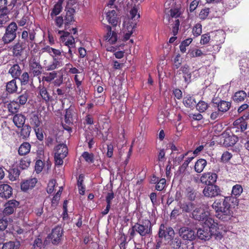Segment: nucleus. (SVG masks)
Wrapping results in <instances>:
<instances>
[{"mask_svg": "<svg viewBox=\"0 0 249 249\" xmlns=\"http://www.w3.org/2000/svg\"><path fill=\"white\" fill-rule=\"evenodd\" d=\"M57 75V73L55 71H52V72L46 73L44 76H42V81L47 83H51L56 78Z\"/></svg>", "mask_w": 249, "mask_h": 249, "instance_id": "41", "label": "nucleus"}, {"mask_svg": "<svg viewBox=\"0 0 249 249\" xmlns=\"http://www.w3.org/2000/svg\"><path fill=\"white\" fill-rule=\"evenodd\" d=\"M200 194L195 189L191 187H188L185 190V196L190 201H195L199 197Z\"/></svg>", "mask_w": 249, "mask_h": 249, "instance_id": "28", "label": "nucleus"}, {"mask_svg": "<svg viewBox=\"0 0 249 249\" xmlns=\"http://www.w3.org/2000/svg\"><path fill=\"white\" fill-rule=\"evenodd\" d=\"M207 161L203 159L198 160L195 163V170L198 173H201L207 165Z\"/></svg>", "mask_w": 249, "mask_h": 249, "instance_id": "37", "label": "nucleus"}, {"mask_svg": "<svg viewBox=\"0 0 249 249\" xmlns=\"http://www.w3.org/2000/svg\"><path fill=\"white\" fill-rule=\"evenodd\" d=\"M19 107L20 105L17 101H13L8 105L9 111L13 114L17 113L18 111Z\"/></svg>", "mask_w": 249, "mask_h": 249, "instance_id": "44", "label": "nucleus"}, {"mask_svg": "<svg viewBox=\"0 0 249 249\" xmlns=\"http://www.w3.org/2000/svg\"><path fill=\"white\" fill-rule=\"evenodd\" d=\"M181 74H183V77L185 82L189 83L191 81V73L190 72L189 66L188 65H183L177 71V75Z\"/></svg>", "mask_w": 249, "mask_h": 249, "instance_id": "24", "label": "nucleus"}, {"mask_svg": "<svg viewBox=\"0 0 249 249\" xmlns=\"http://www.w3.org/2000/svg\"><path fill=\"white\" fill-rule=\"evenodd\" d=\"M183 103L185 107L192 108L196 107V102L193 96L187 95L184 97Z\"/></svg>", "mask_w": 249, "mask_h": 249, "instance_id": "34", "label": "nucleus"}, {"mask_svg": "<svg viewBox=\"0 0 249 249\" xmlns=\"http://www.w3.org/2000/svg\"><path fill=\"white\" fill-rule=\"evenodd\" d=\"M22 70L18 64H15L12 65L8 71V73L10 74L11 76L14 78L17 79L19 78L21 75Z\"/></svg>", "mask_w": 249, "mask_h": 249, "instance_id": "32", "label": "nucleus"}, {"mask_svg": "<svg viewBox=\"0 0 249 249\" xmlns=\"http://www.w3.org/2000/svg\"><path fill=\"white\" fill-rule=\"evenodd\" d=\"M223 114L220 111L217 109H215V110L213 111L211 114L210 119L213 121L217 120Z\"/></svg>", "mask_w": 249, "mask_h": 249, "instance_id": "60", "label": "nucleus"}, {"mask_svg": "<svg viewBox=\"0 0 249 249\" xmlns=\"http://www.w3.org/2000/svg\"><path fill=\"white\" fill-rule=\"evenodd\" d=\"M193 35L196 37L200 36L202 33V25L200 23H196L193 28Z\"/></svg>", "mask_w": 249, "mask_h": 249, "instance_id": "53", "label": "nucleus"}, {"mask_svg": "<svg viewBox=\"0 0 249 249\" xmlns=\"http://www.w3.org/2000/svg\"><path fill=\"white\" fill-rule=\"evenodd\" d=\"M210 12V9L209 8H205L202 9L199 12V18L202 20H204L207 18Z\"/></svg>", "mask_w": 249, "mask_h": 249, "instance_id": "55", "label": "nucleus"}, {"mask_svg": "<svg viewBox=\"0 0 249 249\" xmlns=\"http://www.w3.org/2000/svg\"><path fill=\"white\" fill-rule=\"evenodd\" d=\"M26 47L27 46L26 45L19 41L13 47L12 52L13 55L15 56H21L23 50H24Z\"/></svg>", "mask_w": 249, "mask_h": 249, "instance_id": "31", "label": "nucleus"}, {"mask_svg": "<svg viewBox=\"0 0 249 249\" xmlns=\"http://www.w3.org/2000/svg\"><path fill=\"white\" fill-rule=\"evenodd\" d=\"M189 152H187L184 154H181L178 157H176L175 158L174 160V163L176 165H178L180 164V163L183 161L184 157L188 155Z\"/></svg>", "mask_w": 249, "mask_h": 249, "instance_id": "62", "label": "nucleus"}, {"mask_svg": "<svg viewBox=\"0 0 249 249\" xmlns=\"http://www.w3.org/2000/svg\"><path fill=\"white\" fill-rule=\"evenodd\" d=\"M82 157L88 163H92L94 161V156L93 153H89L85 151L82 153Z\"/></svg>", "mask_w": 249, "mask_h": 249, "instance_id": "47", "label": "nucleus"}, {"mask_svg": "<svg viewBox=\"0 0 249 249\" xmlns=\"http://www.w3.org/2000/svg\"><path fill=\"white\" fill-rule=\"evenodd\" d=\"M63 235V229L61 226H56L52 229V232L48 235L52 243L57 245L61 241Z\"/></svg>", "mask_w": 249, "mask_h": 249, "instance_id": "9", "label": "nucleus"}, {"mask_svg": "<svg viewBox=\"0 0 249 249\" xmlns=\"http://www.w3.org/2000/svg\"><path fill=\"white\" fill-rule=\"evenodd\" d=\"M212 207L217 213V217L219 219H223V216H230L232 213L230 203H213Z\"/></svg>", "mask_w": 249, "mask_h": 249, "instance_id": "4", "label": "nucleus"}, {"mask_svg": "<svg viewBox=\"0 0 249 249\" xmlns=\"http://www.w3.org/2000/svg\"><path fill=\"white\" fill-rule=\"evenodd\" d=\"M65 122L66 124H72V113L71 109L68 108L66 110L65 115Z\"/></svg>", "mask_w": 249, "mask_h": 249, "instance_id": "50", "label": "nucleus"}, {"mask_svg": "<svg viewBox=\"0 0 249 249\" xmlns=\"http://www.w3.org/2000/svg\"><path fill=\"white\" fill-rule=\"evenodd\" d=\"M44 162L40 160H37L35 163V170L38 174L40 173L43 169L44 166Z\"/></svg>", "mask_w": 249, "mask_h": 249, "instance_id": "59", "label": "nucleus"}, {"mask_svg": "<svg viewBox=\"0 0 249 249\" xmlns=\"http://www.w3.org/2000/svg\"><path fill=\"white\" fill-rule=\"evenodd\" d=\"M196 235L201 240H208L211 238L213 233L209 228L204 227L198 229Z\"/></svg>", "mask_w": 249, "mask_h": 249, "instance_id": "21", "label": "nucleus"}, {"mask_svg": "<svg viewBox=\"0 0 249 249\" xmlns=\"http://www.w3.org/2000/svg\"><path fill=\"white\" fill-rule=\"evenodd\" d=\"M194 207V203H179V208L182 212H190Z\"/></svg>", "mask_w": 249, "mask_h": 249, "instance_id": "48", "label": "nucleus"}, {"mask_svg": "<svg viewBox=\"0 0 249 249\" xmlns=\"http://www.w3.org/2000/svg\"><path fill=\"white\" fill-rule=\"evenodd\" d=\"M37 90L38 91V94L46 104H48L53 100V97L48 91L47 88L44 86V84H41L40 83L39 86L37 87Z\"/></svg>", "mask_w": 249, "mask_h": 249, "instance_id": "16", "label": "nucleus"}, {"mask_svg": "<svg viewBox=\"0 0 249 249\" xmlns=\"http://www.w3.org/2000/svg\"><path fill=\"white\" fill-rule=\"evenodd\" d=\"M30 161L27 158H23L21 159L19 163V167L22 169H25L29 166Z\"/></svg>", "mask_w": 249, "mask_h": 249, "instance_id": "57", "label": "nucleus"}, {"mask_svg": "<svg viewBox=\"0 0 249 249\" xmlns=\"http://www.w3.org/2000/svg\"><path fill=\"white\" fill-rule=\"evenodd\" d=\"M19 246V243L16 244L12 241L5 243L3 244L2 249H17Z\"/></svg>", "mask_w": 249, "mask_h": 249, "instance_id": "51", "label": "nucleus"}, {"mask_svg": "<svg viewBox=\"0 0 249 249\" xmlns=\"http://www.w3.org/2000/svg\"><path fill=\"white\" fill-rule=\"evenodd\" d=\"M192 215L194 218L196 220L199 221L204 220L207 216L210 215L209 207L207 204H200L193 211Z\"/></svg>", "mask_w": 249, "mask_h": 249, "instance_id": "6", "label": "nucleus"}, {"mask_svg": "<svg viewBox=\"0 0 249 249\" xmlns=\"http://www.w3.org/2000/svg\"><path fill=\"white\" fill-rule=\"evenodd\" d=\"M35 35L36 33L34 31L28 33L27 31L24 30L21 33V40L19 41L27 47H29V45H31V47H32L35 39Z\"/></svg>", "mask_w": 249, "mask_h": 249, "instance_id": "10", "label": "nucleus"}, {"mask_svg": "<svg viewBox=\"0 0 249 249\" xmlns=\"http://www.w3.org/2000/svg\"><path fill=\"white\" fill-rule=\"evenodd\" d=\"M62 6L55 4L50 13V16L51 18H53L54 16L59 14L62 11Z\"/></svg>", "mask_w": 249, "mask_h": 249, "instance_id": "52", "label": "nucleus"}, {"mask_svg": "<svg viewBox=\"0 0 249 249\" xmlns=\"http://www.w3.org/2000/svg\"><path fill=\"white\" fill-rule=\"evenodd\" d=\"M131 19L136 22V20H138L140 18V14L138 13V9L136 6H134L130 11Z\"/></svg>", "mask_w": 249, "mask_h": 249, "instance_id": "49", "label": "nucleus"}, {"mask_svg": "<svg viewBox=\"0 0 249 249\" xmlns=\"http://www.w3.org/2000/svg\"><path fill=\"white\" fill-rule=\"evenodd\" d=\"M106 18L109 23L113 26H116L118 23V18L115 10H112L107 13Z\"/></svg>", "mask_w": 249, "mask_h": 249, "instance_id": "29", "label": "nucleus"}, {"mask_svg": "<svg viewBox=\"0 0 249 249\" xmlns=\"http://www.w3.org/2000/svg\"><path fill=\"white\" fill-rule=\"evenodd\" d=\"M15 203H5V208L3 211V214L8 215L13 213L15 209Z\"/></svg>", "mask_w": 249, "mask_h": 249, "instance_id": "45", "label": "nucleus"}, {"mask_svg": "<svg viewBox=\"0 0 249 249\" xmlns=\"http://www.w3.org/2000/svg\"><path fill=\"white\" fill-rule=\"evenodd\" d=\"M224 138L223 144L226 147L232 146L238 141V138L234 135H230L227 132H224L221 134Z\"/></svg>", "mask_w": 249, "mask_h": 249, "instance_id": "19", "label": "nucleus"}, {"mask_svg": "<svg viewBox=\"0 0 249 249\" xmlns=\"http://www.w3.org/2000/svg\"><path fill=\"white\" fill-rule=\"evenodd\" d=\"M17 79L19 80L21 86H26L29 84L33 85V79L30 78L29 74L27 71L23 72Z\"/></svg>", "mask_w": 249, "mask_h": 249, "instance_id": "30", "label": "nucleus"}, {"mask_svg": "<svg viewBox=\"0 0 249 249\" xmlns=\"http://www.w3.org/2000/svg\"><path fill=\"white\" fill-rule=\"evenodd\" d=\"M217 179V175L213 172H207L203 173L200 177V182L207 185H214Z\"/></svg>", "mask_w": 249, "mask_h": 249, "instance_id": "12", "label": "nucleus"}, {"mask_svg": "<svg viewBox=\"0 0 249 249\" xmlns=\"http://www.w3.org/2000/svg\"><path fill=\"white\" fill-rule=\"evenodd\" d=\"M219 192L218 186L214 185H207L203 191L204 196L208 197H215L218 196Z\"/></svg>", "mask_w": 249, "mask_h": 249, "instance_id": "20", "label": "nucleus"}, {"mask_svg": "<svg viewBox=\"0 0 249 249\" xmlns=\"http://www.w3.org/2000/svg\"><path fill=\"white\" fill-rule=\"evenodd\" d=\"M107 33L106 35L104 36L105 40L109 42L110 44H115L118 39L117 34L116 32L112 31L111 27L109 25H106Z\"/></svg>", "mask_w": 249, "mask_h": 249, "instance_id": "18", "label": "nucleus"}, {"mask_svg": "<svg viewBox=\"0 0 249 249\" xmlns=\"http://www.w3.org/2000/svg\"><path fill=\"white\" fill-rule=\"evenodd\" d=\"M8 172L9 178L11 181L16 180L20 175V171L17 168L10 169Z\"/></svg>", "mask_w": 249, "mask_h": 249, "instance_id": "42", "label": "nucleus"}, {"mask_svg": "<svg viewBox=\"0 0 249 249\" xmlns=\"http://www.w3.org/2000/svg\"><path fill=\"white\" fill-rule=\"evenodd\" d=\"M166 185L165 178H161L156 185V189L158 191H162Z\"/></svg>", "mask_w": 249, "mask_h": 249, "instance_id": "61", "label": "nucleus"}, {"mask_svg": "<svg viewBox=\"0 0 249 249\" xmlns=\"http://www.w3.org/2000/svg\"><path fill=\"white\" fill-rule=\"evenodd\" d=\"M175 234L172 228L161 224L159 228V236L160 238H164L167 240H171Z\"/></svg>", "mask_w": 249, "mask_h": 249, "instance_id": "13", "label": "nucleus"}, {"mask_svg": "<svg viewBox=\"0 0 249 249\" xmlns=\"http://www.w3.org/2000/svg\"><path fill=\"white\" fill-rule=\"evenodd\" d=\"M12 195V187L6 184H3L0 185V196L5 199L10 197Z\"/></svg>", "mask_w": 249, "mask_h": 249, "instance_id": "26", "label": "nucleus"}, {"mask_svg": "<svg viewBox=\"0 0 249 249\" xmlns=\"http://www.w3.org/2000/svg\"><path fill=\"white\" fill-rule=\"evenodd\" d=\"M211 40H212V36L209 33L205 34L201 36L200 43L205 45L209 43Z\"/></svg>", "mask_w": 249, "mask_h": 249, "instance_id": "56", "label": "nucleus"}, {"mask_svg": "<svg viewBox=\"0 0 249 249\" xmlns=\"http://www.w3.org/2000/svg\"><path fill=\"white\" fill-rule=\"evenodd\" d=\"M37 180L36 178H32L23 181L21 183L20 188L23 191H27L28 190L32 189L36 184Z\"/></svg>", "mask_w": 249, "mask_h": 249, "instance_id": "25", "label": "nucleus"}, {"mask_svg": "<svg viewBox=\"0 0 249 249\" xmlns=\"http://www.w3.org/2000/svg\"><path fill=\"white\" fill-rule=\"evenodd\" d=\"M30 123L31 125L33 126V129L39 127L41 124V121L38 115L36 114H33L31 116Z\"/></svg>", "mask_w": 249, "mask_h": 249, "instance_id": "43", "label": "nucleus"}, {"mask_svg": "<svg viewBox=\"0 0 249 249\" xmlns=\"http://www.w3.org/2000/svg\"><path fill=\"white\" fill-rule=\"evenodd\" d=\"M196 109L200 112H205L209 107L208 104L203 101H199L196 105Z\"/></svg>", "mask_w": 249, "mask_h": 249, "instance_id": "46", "label": "nucleus"}, {"mask_svg": "<svg viewBox=\"0 0 249 249\" xmlns=\"http://www.w3.org/2000/svg\"><path fill=\"white\" fill-rule=\"evenodd\" d=\"M30 73L33 77H37L39 83H41L40 76L42 73L43 68L39 61L36 58L31 59L29 61Z\"/></svg>", "mask_w": 249, "mask_h": 249, "instance_id": "7", "label": "nucleus"}, {"mask_svg": "<svg viewBox=\"0 0 249 249\" xmlns=\"http://www.w3.org/2000/svg\"><path fill=\"white\" fill-rule=\"evenodd\" d=\"M62 58L61 57H55L53 58V61L45 67L47 71H54V70L63 66Z\"/></svg>", "mask_w": 249, "mask_h": 249, "instance_id": "23", "label": "nucleus"}, {"mask_svg": "<svg viewBox=\"0 0 249 249\" xmlns=\"http://www.w3.org/2000/svg\"><path fill=\"white\" fill-rule=\"evenodd\" d=\"M247 95L244 90H239L236 92L232 97L233 100L235 102H241L246 98Z\"/></svg>", "mask_w": 249, "mask_h": 249, "instance_id": "39", "label": "nucleus"}, {"mask_svg": "<svg viewBox=\"0 0 249 249\" xmlns=\"http://www.w3.org/2000/svg\"><path fill=\"white\" fill-rule=\"evenodd\" d=\"M29 95L28 93L25 91L24 93L20 95L17 100H18V104L21 105H24L27 102L28 99Z\"/></svg>", "mask_w": 249, "mask_h": 249, "instance_id": "54", "label": "nucleus"}, {"mask_svg": "<svg viewBox=\"0 0 249 249\" xmlns=\"http://www.w3.org/2000/svg\"><path fill=\"white\" fill-rule=\"evenodd\" d=\"M31 148V144L29 142H24L19 146L18 153L20 156L26 155L30 152Z\"/></svg>", "mask_w": 249, "mask_h": 249, "instance_id": "35", "label": "nucleus"}, {"mask_svg": "<svg viewBox=\"0 0 249 249\" xmlns=\"http://www.w3.org/2000/svg\"><path fill=\"white\" fill-rule=\"evenodd\" d=\"M55 32L60 35V41L63 43V46L67 47L68 52L66 51L62 50L61 51L58 49H53V53L52 54L53 58L55 57L62 58V53L63 55L68 59L71 60L73 57V52L75 53V41L74 37L70 36V32H65L64 31H59L56 30Z\"/></svg>", "mask_w": 249, "mask_h": 249, "instance_id": "1", "label": "nucleus"}, {"mask_svg": "<svg viewBox=\"0 0 249 249\" xmlns=\"http://www.w3.org/2000/svg\"><path fill=\"white\" fill-rule=\"evenodd\" d=\"M182 63V59L180 58V55L178 54L174 60V67L175 69H178L179 68Z\"/></svg>", "mask_w": 249, "mask_h": 249, "instance_id": "64", "label": "nucleus"}, {"mask_svg": "<svg viewBox=\"0 0 249 249\" xmlns=\"http://www.w3.org/2000/svg\"><path fill=\"white\" fill-rule=\"evenodd\" d=\"M212 42L214 44L213 47L216 48L215 50L219 52L221 49V45L224 42V34L222 32L216 31L212 33Z\"/></svg>", "mask_w": 249, "mask_h": 249, "instance_id": "11", "label": "nucleus"}, {"mask_svg": "<svg viewBox=\"0 0 249 249\" xmlns=\"http://www.w3.org/2000/svg\"><path fill=\"white\" fill-rule=\"evenodd\" d=\"M26 118L21 114H17L13 117V121L15 125L18 128L25 125Z\"/></svg>", "mask_w": 249, "mask_h": 249, "instance_id": "33", "label": "nucleus"}, {"mask_svg": "<svg viewBox=\"0 0 249 249\" xmlns=\"http://www.w3.org/2000/svg\"><path fill=\"white\" fill-rule=\"evenodd\" d=\"M55 25L59 28H61L64 25V21L63 17H56L54 19Z\"/></svg>", "mask_w": 249, "mask_h": 249, "instance_id": "63", "label": "nucleus"}, {"mask_svg": "<svg viewBox=\"0 0 249 249\" xmlns=\"http://www.w3.org/2000/svg\"><path fill=\"white\" fill-rule=\"evenodd\" d=\"M178 233L179 236L184 240L191 241L195 239L196 237L195 231L188 227L180 228Z\"/></svg>", "mask_w": 249, "mask_h": 249, "instance_id": "14", "label": "nucleus"}, {"mask_svg": "<svg viewBox=\"0 0 249 249\" xmlns=\"http://www.w3.org/2000/svg\"><path fill=\"white\" fill-rule=\"evenodd\" d=\"M136 232L141 236H149L152 233V224L148 219L139 220V223H136L130 232V235L134 237Z\"/></svg>", "mask_w": 249, "mask_h": 249, "instance_id": "2", "label": "nucleus"}, {"mask_svg": "<svg viewBox=\"0 0 249 249\" xmlns=\"http://www.w3.org/2000/svg\"><path fill=\"white\" fill-rule=\"evenodd\" d=\"M201 221L204 222V225L207 227L206 228H209L210 230L211 228H216L218 226L217 222L211 217L210 215L207 216L206 218Z\"/></svg>", "mask_w": 249, "mask_h": 249, "instance_id": "38", "label": "nucleus"}, {"mask_svg": "<svg viewBox=\"0 0 249 249\" xmlns=\"http://www.w3.org/2000/svg\"><path fill=\"white\" fill-rule=\"evenodd\" d=\"M54 160L56 165H61L63 159L67 156L68 149L66 144H59L55 148Z\"/></svg>", "mask_w": 249, "mask_h": 249, "instance_id": "5", "label": "nucleus"}, {"mask_svg": "<svg viewBox=\"0 0 249 249\" xmlns=\"http://www.w3.org/2000/svg\"><path fill=\"white\" fill-rule=\"evenodd\" d=\"M84 176L80 174L77 178V187L79 194L84 195L85 192V186L83 184Z\"/></svg>", "mask_w": 249, "mask_h": 249, "instance_id": "40", "label": "nucleus"}, {"mask_svg": "<svg viewBox=\"0 0 249 249\" xmlns=\"http://www.w3.org/2000/svg\"><path fill=\"white\" fill-rule=\"evenodd\" d=\"M17 29L18 26L15 22H12L6 28L5 33L2 37V40L4 44L12 42L16 38Z\"/></svg>", "mask_w": 249, "mask_h": 249, "instance_id": "3", "label": "nucleus"}, {"mask_svg": "<svg viewBox=\"0 0 249 249\" xmlns=\"http://www.w3.org/2000/svg\"><path fill=\"white\" fill-rule=\"evenodd\" d=\"M20 131L18 133L19 137L23 140H27L30 137L31 127L28 124L21 126Z\"/></svg>", "mask_w": 249, "mask_h": 249, "instance_id": "27", "label": "nucleus"}, {"mask_svg": "<svg viewBox=\"0 0 249 249\" xmlns=\"http://www.w3.org/2000/svg\"><path fill=\"white\" fill-rule=\"evenodd\" d=\"M9 20V17L7 12L0 13V27L5 24Z\"/></svg>", "mask_w": 249, "mask_h": 249, "instance_id": "58", "label": "nucleus"}, {"mask_svg": "<svg viewBox=\"0 0 249 249\" xmlns=\"http://www.w3.org/2000/svg\"><path fill=\"white\" fill-rule=\"evenodd\" d=\"M75 13V10L73 8H70L66 13V15L64 17V29L62 31L67 32V30L69 29L70 25L73 23L74 21V14Z\"/></svg>", "mask_w": 249, "mask_h": 249, "instance_id": "17", "label": "nucleus"}, {"mask_svg": "<svg viewBox=\"0 0 249 249\" xmlns=\"http://www.w3.org/2000/svg\"><path fill=\"white\" fill-rule=\"evenodd\" d=\"M18 86L16 79H13L12 80L7 83L6 85V90L10 94L14 93L17 91Z\"/></svg>", "mask_w": 249, "mask_h": 249, "instance_id": "36", "label": "nucleus"}, {"mask_svg": "<svg viewBox=\"0 0 249 249\" xmlns=\"http://www.w3.org/2000/svg\"><path fill=\"white\" fill-rule=\"evenodd\" d=\"M216 100L213 99L212 103L213 107L217 109L223 114L228 111L231 107V102L220 100L216 101Z\"/></svg>", "mask_w": 249, "mask_h": 249, "instance_id": "15", "label": "nucleus"}, {"mask_svg": "<svg viewBox=\"0 0 249 249\" xmlns=\"http://www.w3.org/2000/svg\"><path fill=\"white\" fill-rule=\"evenodd\" d=\"M243 191L242 186L240 184H236L233 186L231 196L225 197L223 202H238L237 197L239 196Z\"/></svg>", "mask_w": 249, "mask_h": 249, "instance_id": "8", "label": "nucleus"}, {"mask_svg": "<svg viewBox=\"0 0 249 249\" xmlns=\"http://www.w3.org/2000/svg\"><path fill=\"white\" fill-rule=\"evenodd\" d=\"M243 117H239L235 120L233 123V129H235V132H244L247 128V123L243 120Z\"/></svg>", "mask_w": 249, "mask_h": 249, "instance_id": "22", "label": "nucleus"}]
</instances>
